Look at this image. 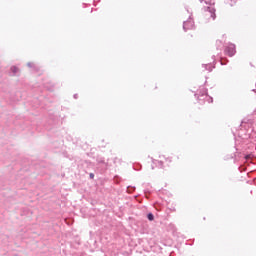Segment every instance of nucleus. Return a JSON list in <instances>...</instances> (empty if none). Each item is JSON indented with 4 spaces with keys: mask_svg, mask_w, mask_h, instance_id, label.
<instances>
[{
    "mask_svg": "<svg viewBox=\"0 0 256 256\" xmlns=\"http://www.w3.org/2000/svg\"><path fill=\"white\" fill-rule=\"evenodd\" d=\"M148 219L149 221H153L155 219V216H153V214H148Z\"/></svg>",
    "mask_w": 256,
    "mask_h": 256,
    "instance_id": "nucleus-2",
    "label": "nucleus"
},
{
    "mask_svg": "<svg viewBox=\"0 0 256 256\" xmlns=\"http://www.w3.org/2000/svg\"><path fill=\"white\" fill-rule=\"evenodd\" d=\"M210 13H211V17H212L213 21H215V18H216L217 16L215 15L214 12H210Z\"/></svg>",
    "mask_w": 256,
    "mask_h": 256,
    "instance_id": "nucleus-3",
    "label": "nucleus"
},
{
    "mask_svg": "<svg viewBox=\"0 0 256 256\" xmlns=\"http://www.w3.org/2000/svg\"><path fill=\"white\" fill-rule=\"evenodd\" d=\"M226 55H229V57H233L235 55V46L233 44H230L226 49H225Z\"/></svg>",
    "mask_w": 256,
    "mask_h": 256,
    "instance_id": "nucleus-1",
    "label": "nucleus"
},
{
    "mask_svg": "<svg viewBox=\"0 0 256 256\" xmlns=\"http://www.w3.org/2000/svg\"><path fill=\"white\" fill-rule=\"evenodd\" d=\"M187 25H189V22L184 23V29L187 27Z\"/></svg>",
    "mask_w": 256,
    "mask_h": 256,
    "instance_id": "nucleus-6",
    "label": "nucleus"
},
{
    "mask_svg": "<svg viewBox=\"0 0 256 256\" xmlns=\"http://www.w3.org/2000/svg\"><path fill=\"white\" fill-rule=\"evenodd\" d=\"M90 179H95V174L90 173Z\"/></svg>",
    "mask_w": 256,
    "mask_h": 256,
    "instance_id": "nucleus-4",
    "label": "nucleus"
},
{
    "mask_svg": "<svg viewBox=\"0 0 256 256\" xmlns=\"http://www.w3.org/2000/svg\"><path fill=\"white\" fill-rule=\"evenodd\" d=\"M166 161H169V163H171V160H169V158H166Z\"/></svg>",
    "mask_w": 256,
    "mask_h": 256,
    "instance_id": "nucleus-7",
    "label": "nucleus"
},
{
    "mask_svg": "<svg viewBox=\"0 0 256 256\" xmlns=\"http://www.w3.org/2000/svg\"><path fill=\"white\" fill-rule=\"evenodd\" d=\"M159 167H163V161H159Z\"/></svg>",
    "mask_w": 256,
    "mask_h": 256,
    "instance_id": "nucleus-5",
    "label": "nucleus"
}]
</instances>
